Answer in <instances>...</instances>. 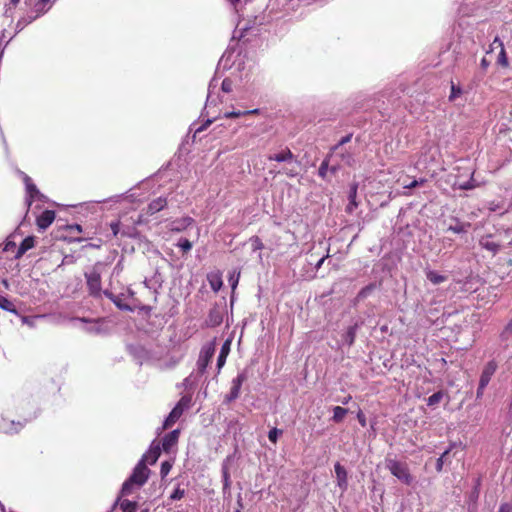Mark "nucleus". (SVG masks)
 Here are the masks:
<instances>
[{"mask_svg": "<svg viewBox=\"0 0 512 512\" xmlns=\"http://www.w3.org/2000/svg\"><path fill=\"white\" fill-rule=\"evenodd\" d=\"M293 157V153L289 149H286L274 155H270L269 160H274L277 162H287L292 160Z\"/></svg>", "mask_w": 512, "mask_h": 512, "instance_id": "28", "label": "nucleus"}, {"mask_svg": "<svg viewBox=\"0 0 512 512\" xmlns=\"http://www.w3.org/2000/svg\"><path fill=\"white\" fill-rule=\"evenodd\" d=\"M121 497H123L121 494L117 497L114 505H113V508L119 504L120 506V509L122 510V512H136L137 510V502L135 501H130V500H127V499H124V500H121Z\"/></svg>", "mask_w": 512, "mask_h": 512, "instance_id": "21", "label": "nucleus"}, {"mask_svg": "<svg viewBox=\"0 0 512 512\" xmlns=\"http://www.w3.org/2000/svg\"><path fill=\"white\" fill-rule=\"evenodd\" d=\"M39 17V14H27L26 16L21 17L16 23V33L22 31L28 24L32 23Z\"/></svg>", "mask_w": 512, "mask_h": 512, "instance_id": "26", "label": "nucleus"}, {"mask_svg": "<svg viewBox=\"0 0 512 512\" xmlns=\"http://www.w3.org/2000/svg\"><path fill=\"white\" fill-rule=\"evenodd\" d=\"M190 399L181 398L176 406L171 410L169 415L166 417L163 423V429L171 427L183 414L184 410L189 407Z\"/></svg>", "mask_w": 512, "mask_h": 512, "instance_id": "4", "label": "nucleus"}, {"mask_svg": "<svg viewBox=\"0 0 512 512\" xmlns=\"http://www.w3.org/2000/svg\"><path fill=\"white\" fill-rule=\"evenodd\" d=\"M222 91L229 93L232 91V81L230 79H224L221 84Z\"/></svg>", "mask_w": 512, "mask_h": 512, "instance_id": "48", "label": "nucleus"}, {"mask_svg": "<svg viewBox=\"0 0 512 512\" xmlns=\"http://www.w3.org/2000/svg\"><path fill=\"white\" fill-rule=\"evenodd\" d=\"M350 140H351V135H346V136H344V137H343V138L338 142V144H336V145L332 148V150H333V151L341 150V149H342V146H343L345 143L349 142Z\"/></svg>", "mask_w": 512, "mask_h": 512, "instance_id": "47", "label": "nucleus"}, {"mask_svg": "<svg viewBox=\"0 0 512 512\" xmlns=\"http://www.w3.org/2000/svg\"><path fill=\"white\" fill-rule=\"evenodd\" d=\"M498 512H512V505L510 503H503L500 505Z\"/></svg>", "mask_w": 512, "mask_h": 512, "instance_id": "52", "label": "nucleus"}, {"mask_svg": "<svg viewBox=\"0 0 512 512\" xmlns=\"http://www.w3.org/2000/svg\"><path fill=\"white\" fill-rule=\"evenodd\" d=\"M375 288V285L373 284H370V285H367L365 287H363L358 295H357V298L358 299H365L366 297H368L370 295V293L374 290Z\"/></svg>", "mask_w": 512, "mask_h": 512, "instance_id": "37", "label": "nucleus"}, {"mask_svg": "<svg viewBox=\"0 0 512 512\" xmlns=\"http://www.w3.org/2000/svg\"><path fill=\"white\" fill-rule=\"evenodd\" d=\"M282 434V430L278 428H272L268 433V438L272 443H276L278 437Z\"/></svg>", "mask_w": 512, "mask_h": 512, "instance_id": "41", "label": "nucleus"}, {"mask_svg": "<svg viewBox=\"0 0 512 512\" xmlns=\"http://www.w3.org/2000/svg\"><path fill=\"white\" fill-rule=\"evenodd\" d=\"M111 229L113 231V234L117 235L118 231H119V223L118 222L112 223L111 224Z\"/></svg>", "mask_w": 512, "mask_h": 512, "instance_id": "59", "label": "nucleus"}, {"mask_svg": "<svg viewBox=\"0 0 512 512\" xmlns=\"http://www.w3.org/2000/svg\"><path fill=\"white\" fill-rule=\"evenodd\" d=\"M479 246L489 252V254L493 257L495 256L501 247V241L496 240L495 236L492 234L484 235L479 239Z\"/></svg>", "mask_w": 512, "mask_h": 512, "instance_id": "6", "label": "nucleus"}, {"mask_svg": "<svg viewBox=\"0 0 512 512\" xmlns=\"http://www.w3.org/2000/svg\"><path fill=\"white\" fill-rule=\"evenodd\" d=\"M49 9H50V6L43 5L42 2H37L34 6V11L32 13L39 14V16H40L43 13H45L46 11H48Z\"/></svg>", "mask_w": 512, "mask_h": 512, "instance_id": "43", "label": "nucleus"}, {"mask_svg": "<svg viewBox=\"0 0 512 512\" xmlns=\"http://www.w3.org/2000/svg\"><path fill=\"white\" fill-rule=\"evenodd\" d=\"M185 496V490L181 489L179 486L175 488V490L170 495V499L173 501L180 500Z\"/></svg>", "mask_w": 512, "mask_h": 512, "instance_id": "42", "label": "nucleus"}, {"mask_svg": "<svg viewBox=\"0 0 512 512\" xmlns=\"http://www.w3.org/2000/svg\"><path fill=\"white\" fill-rule=\"evenodd\" d=\"M150 470L143 462H138L131 475L124 481L121 488V495L128 496L134 490L140 489L148 480Z\"/></svg>", "mask_w": 512, "mask_h": 512, "instance_id": "1", "label": "nucleus"}, {"mask_svg": "<svg viewBox=\"0 0 512 512\" xmlns=\"http://www.w3.org/2000/svg\"><path fill=\"white\" fill-rule=\"evenodd\" d=\"M166 205L167 199L165 197H159L149 203L147 212L151 215L155 214L161 211Z\"/></svg>", "mask_w": 512, "mask_h": 512, "instance_id": "23", "label": "nucleus"}, {"mask_svg": "<svg viewBox=\"0 0 512 512\" xmlns=\"http://www.w3.org/2000/svg\"><path fill=\"white\" fill-rule=\"evenodd\" d=\"M455 225H449L447 231L453 232L455 234H464L471 227V223L469 222H460L458 219H455Z\"/></svg>", "mask_w": 512, "mask_h": 512, "instance_id": "27", "label": "nucleus"}, {"mask_svg": "<svg viewBox=\"0 0 512 512\" xmlns=\"http://www.w3.org/2000/svg\"><path fill=\"white\" fill-rule=\"evenodd\" d=\"M497 370V363L494 360L489 361L483 368L482 373L480 375L479 382H481L482 386H487Z\"/></svg>", "mask_w": 512, "mask_h": 512, "instance_id": "9", "label": "nucleus"}, {"mask_svg": "<svg viewBox=\"0 0 512 512\" xmlns=\"http://www.w3.org/2000/svg\"><path fill=\"white\" fill-rule=\"evenodd\" d=\"M358 327H359L358 323H355L354 325L350 326V327L347 329L346 333H345V336H344V338H345V342H346L349 346H351V345L354 343V341H355L356 333H357Z\"/></svg>", "mask_w": 512, "mask_h": 512, "instance_id": "30", "label": "nucleus"}, {"mask_svg": "<svg viewBox=\"0 0 512 512\" xmlns=\"http://www.w3.org/2000/svg\"><path fill=\"white\" fill-rule=\"evenodd\" d=\"M443 397H444V392L443 391H437V392L433 393L431 396L428 397L427 405L428 406H435L438 403H440V401L443 399Z\"/></svg>", "mask_w": 512, "mask_h": 512, "instance_id": "32", "label": "nucleus"}, {"mask_svg": "<svg viewBox=\"0 0 512 512\" xmlns=\"http://www.w3.org/2000/svg\"><path fill=\"white\" fill-rule=\"evenodd\" d=\"M103 294L108 299H110L120 310L130 311V312L133 311V308L123 301L126 294L121 293L120 295H115L112 292H110L109 290H104Z\"/></svg>", "mask_w": 512, "mask_h": 512, "instance_id": "10", "label": "nucleus"}, {"mask_svg": "<svg viewBox=\"0 0 512 512\" xmlns=\"http://www.w3.org/2000/svg\"><path fill=\"white\" fill-rule=\"evenodd\" d=\"M326 257H327V256L322 257V258L317 262V264L315 265L316 269H319V268L322 266V264L324 263V261H325Z\"/></svg>", "mask_w": 512, "mask_h": 512, "instance_id": "64", "label": "nucleus"}, {"mask_svg": "<svg viewBox=\"0 0 512 512\" xmlns=\"http://www.w3.org/2000/svg\"><path fill=\"white\" fill-rule=\"evenodd\" d=\"M449 453H450V449H447L446 451H444V452L441 454V456H440L439 458H440V459H442V460H443V462H445L446 457L449 455Z\"/></svg>", "mask_w": 512, "mask_h": 512, "instance_id": "63", "label": "nucleus"}, {"mask_svg": "<svg viewBox=\"0 0 512 512\" xmlns=\"http://www.w3.org/2000/svg\"><path fill=\"white\" fill-rule=\"evenodd\" d=\"M512 335V320L505 326L504 330L500 334L502 341H508Z\"/></svg>", "mask_w": 512, "mask_h": 512, "instance_id": "38", "label": "nucleus"}, {"mask_svg": "<svg viewBox=\"0 0 512 512\" xmlns=\"http://www.w3.org/2000/svg\"><path fill=\"white\" fill-rule=\"evenodd\" d=\"M0 308L8 312L16 313L14 304L6 297H0Z\"/></svg>", "mask_w": 512, "mask_h": 512, "instance_id": "33", "label": "nucleus"}, {"mask_svg": "<svg viewBox=\"0 0 512 512\" xmlns=\"http://www.w3.org/2000/svg\"><path fill=\"white\" fill-rule=\"evenodd\" d=\"M247 380V375L245 371L240 372L236 378L232 380V386L230 391L234 392L237 395H240V390L242 384Z\"/></svg>", "mask_w": 512, "mask_h": 512, "instance_id": "25", "label": "nucleus"}, {"mask_svg": "<svg viewBox=\"0 0 512 512\" xmlns=\"http://www.w3.org/2000/svg\"><path fill=\"white\" fill-rule=\"evenodd\" d=\"M358 421L362 427L366 426V418L362 412H359L357 414Z\"/></svg>", "mask_w": 512, "mask_h": 512, "instance_id": "56", "label": "nucleus"}, {"mask_svg": "<svg viewBox=\"0 0 512 512\" xmlns=\"http://www.w3.org/2000/svg\"><path fill=\"white\" fill-rule=\"evenodd\" d=\"M23 427L21 422L9 421L5 418L0 420V432L6 434L18 433Z\"/></svg>", "mask_w": 512, "mask_h": 512, "instance_id": "14", "label": "nucleus"}, {"mask_svg": "<svg viewBox=\"0 0 512 512\" xmlns=\"http://www.w3.org/2000/svg\"><path fill=\"white\" fill-rule=\"evenodd\" d=\"M16 249V243L14 241H11L7 239V241L4 244L3 251L4 252H14Z\"/></svg>", "mask_w": 512, "mask_h": 512, "instance_id": "45", "label": "nucleus"}, {"mask_svg": "<svg viewBox=\"0 0 512 512\" xmlns=\"http://www.w3.org/2000/svg\"><path fill=\"white\" fill-rule=\"evenodd\" d=\"M217 87V81L216 79H212L210 84H209V87H208V95H207V101H206V104L209 105V104H215L216 103V99L213 98V95H212V91L213 89H215Z\"/></svg>", "mask_w": 512, "mask_h": 512, "instance_id": "34", "label": "nucleus"}, {"mask_svg": "<svg viewBox=\"0 0 512 512\" xmlns=\"http://www.w3.org/2000/svg\"><path fill=\"white\" fill-rule=\"evenodd\" d=\"M193 222H194L193 218L188 217V216L183 217L181 219H176V220L170 222L169 229L171 231L181 232V231L185 230L187 227H189L190 225H192Z\"/></svg>", "mask_w": 512, "mask_h": 512, "instance_id": "18", "label": "nucleus"}, {"mask_svg": "<svg viewBox=\"0 0 512 512\" xmlns=\"http://www.w3.org/2000/svg\"><path fill=\"white\" fill-rule=\"evenodd\" d=\"M257 112H258L257 109H255V110H246V111H240V110L235 111V110H233L231 112H226L224 114V116L226 118H232V117H240L242 115L254 114V113H257Z\"/></svg>", "mask_w": 512, "mask_h": 512, "instance_id": "35", "label": "nucleus"}, {"mask_svg": "<svg viewBox=\"0 0 512 512\" xmlns=\"http://www.w3.org/2000/svg\"><path fill=\"white\" fill-rule=\"evenodd\" d=\"M330 156H332L334 163L338 162L340 166L341 164L352 166L355 163L353 154L348 151H342V149L338 151L332 150Z\"/></svg>", "mask_w": 512, "mask_h": 512, "instance_id": "8", "label": "nucleus"}, {"mask_svg": "<svg viewBox=\"0 0 512 512\" xmlns=\"http://www.w3.org/2000/svg\"><path fill=\"white\" fill-rule=\"evenodd\" d=\"M357 194V184H353L349 191V200H355Z\"/></svg>", "mask_w": 512, "mask_h": 512, "instance_id": "53", "label": "nucleus"}, {"mask_svg": "<svg viewBox=\"0 0 512 512\" xmlns=\"http://www.w3.org/2000/svg\"><path fill=\"white\" fill-rule=\"evenodd\" d=\"M180 431L175 429L167 433L162 439V448L165 452H169L173 446L178 442Z\"/></svg>", "mask_w": 512, "mask_h": 512, "instance_id": "15", "label": "nucleus"}, {"mask_svg": "<svg viewBox=\"0 0 512 512\" xmlns=\"http://www.w3.org/2000/svg\"><path fill=\"white\" fill-rule=\"evenodd\" d=\"M480 64H481V67H482L483 69H486V68L489 66V64H490V63H489V61H488L486 58H482V60H481V63H480Z\"/></svg>", "mask_w": 512, "mask_h": 512, "instance_id": "62", "label": "nucleus"}, {"mask_svg": "<svg viewBox=\"0 0 512 512\" xmlns=\"http://www.w3.org/2000/svg\"><path fill=\"white\" fill-rule=\"evenodd\" d=\"M214 353H215V348L213 345H207L201 349L199 358L197 361V372L199 374H201V375L204 374Z\"/></svg>", "mask_w": 512, "mask_h": 512, "instance_id": "5", "label": "nucleus"}, {"mask_svg": "<svg viewBox=\"0 0 512 512\" xmlns=\"http://www.w3.org/2000/svg\"><path fill=\"white\" fill-rule=\"evenodd\" d=\"M476 187V184L474 183L473 178H471L469 181H466L459 185V188L462 190H471Z\"/></svg>", "mask_w": 512, "mask_h": 512, "instance_id": "49", "label": "nucleus"}, {"mask_svg": "<svg viewBox=\"0 0 512 512\" xmlns=\"http://www.w3.org/2000/svg\"><path fill=\"white\" fill-rule=\"evenodd\" d=\"M161 449L159 445L151 446L150 449L142 456L139 462H143L144 464L153 465L156 463L160 456Z\"/></svg>", "mask_w": 512, "mask_h": 512, "instance_id": "17", "label": "nucleus"}, {"mask_svg": "<svg viewBox=\"0 0 512 512\" xmlns=\"http://www.w3.org/2000/svg\"><path fill=\"white\" fill-rule=\"evenodd\" d=\"M424 183H426V180H425V179L413 180L411 183H409V184L405 185V186H404V188H406V189H412V188H415V187L421 186V185H423Z\"/></svg>", "mask_w": 512, "mask_h": 512, "instance_id": "50", "label": "nucleus"}, {"mask_svg": "<svg viewBox=\"0 0 512 512\" xmlns=\"http://www.w3.org/2000/svg\"><path fill=\"white\" fill-rule=\"evenodd\" d=\"M24 182H25L26 191H27V194L29 197L28 205L30 206L32 199L38 197L40 195V192L37 189V187L32 183L31 178L29 176H27L26 174H24Z\"/></svg>", "mask_w": 512, "mask_h": 512, "instance_id": "22", "label": "nucleus"}, {"mask_svg": "<svg viewBox=\"0 0 512 512\" xmlns=\"http://www.w3.org/2000/svg\"><path fill=\"white\" fill-rule=\"evenodd\" d=\"M487 386H482L481 382H479V385H478V388H477V392H476V398L477 399H480L483 394H484V390Z\"/></svg>", "mask_w": 512, "mask_h": 512, "instance_id": "55", "label": "nucleus"}, {"mask_svg": "<svg viewBox=\"0 0 512 512\" xmlns=\"http://www.w3.org/2000/svg\"><path fill=\"white\" fill-rule=\"evenodd\" d=\"M488 208L490 211H497L500 208V206L498 204H495L494 202H491Z\"/></svg>", "mask_w": 512, "mask_h": 512, "instance_id": "61", "label": "nucleus"}, {"mask_svg": "<svg viewBox=\"0 0 512 512\" xmlns=\"http://www.w3.org/2000/svg\"><path fill=\"white\" fill-rule=\"evenodd\" d=\"M251 242H252V246H253L254 250H258V249H262L263 248V243H262V241L258 237H253L251 239Z\"/></svg>", "mask_w": 512, "mask_h": 512, "instance_id": "51", "label": "nucleus"}, {"mask_svg": "<svg viewBox=\"0 0 512 512\" xmlns=\"http://www.w3.org/2000/svg\"><path fill=\"white\" fill-rule=\"evenodd\" d=\"M348 413V409L346 408H343L341 406H335L333 408V416H332V420L335 422V423H340L343 421L344 417L347 415Z\"/></svg>", "mask_w": 512, "mask_h": 512, "instance_id": "31", "label": "nucleus"}, {"mask_svg": "<svg viewBox=\"0 0 512 512\" xmlns=\"http://www.w3.org/2000/svg\"><path fill=\"white\" fill-rule=\"evenodd\" d=\"M162 283L163 277L158 271H155L151 278L144 280L145 286L154 292H157V290L162 286Z\"/></svg>", "mask_w": 512, "mask_h": 512, "instance_id": "20", "label": "nucleus"}, {"mask_svg": "<svg viewBox=\"0 0 512 512\" xmlns=\"http://www.w3.org/2000/svg\"><path fill=\"white\" fill-rule=\"evenodd\" d=\"M55 212L53 210H45L37 217V226L39 230H46L54 221Z\"/></svg>", "mask_w": 512, "mask_h": 512, "instance_id": "11", "label": "nucleus"}, {"mask_svg": "<svg viewBox=\"0 0 512 512\" xmlns=\"http://www.w3.org/2000/svg\"><path fill=\"white\" fill-rule=\"evenodd\" d=\"M339 169H340L339 163L338 162L334 163L332 156L329 155L327 158H325L322 161V163L319 167V170H318V175L321 178L325 179L328 170H330L331 173L335 174Z\"/></svg>", "mask_w": 512, "mask_h": 512, "instance_id": "7", "label": "nucleus"}, {"mask_svg": "<svg viewBox=\"0 0 512 512\" xmlns=\"http://www.w3.org/2000/svg\"><path fill=\"white\" fill-rule=\"evenodd\" d=\"M209 282H210V286L213 289V291L217 292L220 290V288L222 286V280L219 277L213 276V277L209 278Z\"/></svg>", "mask_w": 512, "mask_h": 512, "instance_id": "40", "label": "nucleus"}, {"mask_svg": "<svg viewBox=\"0 0 512 512\" xmlns=\"http://www.w3.org/2000/svg\"><path fill=\"white\" fill-rule=\"evenodd\" d=\"M222 478H223V490H227L230 487V475L226 466L222 469Z\"/></svg>", "mask_w": 512, "mask_h": 512, "instance_id": "39", "label": "nucleus"}, {"mask_svg": "<svg viewBox=\"0 0 512 512\" xmlns=\"http://www.w3.org/2000/svg\"><path fill=\"white\" fill-rule=\"evenodd\" d=\"M35 238L33 236L26 237L17 248L14 258L20 259L28 250L34 247Z\"/></svg>", "mask_w": 512, "mask_h": 512, "instance_id": "19", "label": "nucleus"}, {"mask_svg": "<svg viewBox=\"0 0 512 512\" xmlns=\"http://www.w3.org/2000/svg\"><path fill=\"white\" fill-rule=\"evenodd\" d=\"M75 320L87 324V326L85 327V330L88 333L101 334L104 332V330L102 329V321L101 320L91 321L86 318H76Z\"/></svg>", "mask_w": 512, "mask_h": 512, "instance_id": "16", "label": "nucleus"}, {"mask_svg": "<svg viewBox=\"0 0 512 512\" xmlns=\"http://www.w3.org/2000/svg\"><path fill=\"white\" fill-rule=\"evenodd\" d=\"M211 123H212V120L208 119V120L205 122V124H203V125H201L200 127H198V128L196 129V131H195V132H196V133H199V132L203 131V130H204L208 125H210Z\"/></svg>", "mask_w": 512, "mask_h": 512, "instance_id": "57", "label": "nucleus"}, {"mask_svg": "<svg viewBox=\"0 0 512 512\" xmlns=\"http://www.w3.org/2000/svg\"><path fill=\"white\" fill-rule=\"evenodd\" d=\"M462 93V90L460 87L458 86H455L454 84H452L451 86V93H450V96H449V100L453 101L456 97H458L460 94Z\"/></svg>", "mask_w": 512, "mask_h": 512, "instance_id": "46", "label": "nucleus"}, {"mask_svg": "<svg viewBox=\"0 0 512 512\" xmlns=\"http://www.w3.org/2000/svg\"><path fill=\"white\" fill-rule=\"evenodd\" d=\"M229 346H230V342L226 341L223 344L222 348H221V351H220V353L218 355V358H217V368H218V370H220L224 366V364L226 362V358H227V355H228L229 349H230Z\"/></svg>", "mask_w": 512, "mask_h": 512, "instance_id": "29", "label": "nucleus"}, {"mask_svg": "<svg viewBox=\"0 0 512 512\" xmlns=\"http://www.w3.org/2000/svg\"><path fill=\"white\" fill-rule=\"evenodd\" d=\"M171 468H172V465L168 461L162 462L161 469H160L161 476L165 477L166 475H168V473L170 472Z\"/></svg>", "mask_w": 512, "mask_h": 512, "instance_id": "44", "label": "nucleus"}, {"mask_svg": "<svg viewBox=\"0 0 512 512\" xmlns=\"http://www.w3.org/2000/svg\"><path fill=\"white\" fill-rule=\"evenodd\" d=\"M334 470L336 474L338 487L341 489L342 492L346 491L348 487L346 469L340 463H336L334 466Z\"/></svg>", "mask_w": 512, "mask_h": 512, "instance_id": "13", "label": "nucleus"}, {"mask_svg": "<svg viewBox=\"0 0 512 512\" xmlns=\"http://www.w3.org/2000/svg\"><path fill=\"white\" fill-rule=\"evenodd\" d=\"M177 246L183 251V253H187L192 249V243L186 238L179 239Z\"/></svg>", "mask_w": 512, "mask_h": 512, "instance_id": "36", "label": "nucleus"}, {"mask_svg": "<svg viewBox=\"0 0 512 512\" xmlns=\"http://www.w3.org/2000/svg\"><path fill=\"white\" fill-rule=\"evenodd\" d=\"M443 465H444V462L442 459L438 458L437 461H436V470L438 472H441L442 469H443Z\"/></svg>", "mask_w": 512, "mask_h": 512, "instance_id": "58", "label": "nucleus"}, {"mask_svg": "<svg viewBox=\"0 0 512 512\" xmlns=\"http://www.w3.org/2000/svg\"><path fill=\"white\" fill-rule=\"evenodd\" d=\"M495 48H500V52L498 54L497 63L502 67H508V57L504 48L503 42L500 40L499 37H495L491 44V50Z\"/></svg>", "mask_w": 512, "mask_h": 512, "instance_id": "12", "label": "nucleus"}, {"mask_svg": "<svg viewBox=\"0 0 512 512\" xmlns=\"http://www.w3.org/2000/svg\"><path fill=\"white\" fill-rule=\"evenodd\" d=\"M386 468L390 471V473L395 476L399 481L406 485H411L413 482V477L409 472V468L406 463L400 462L396 459L386 458L385 459Z\"/></svg>", "mask_w": 512, "mask_h": 512, "instance_id": "3", "label": "nucleus"}, {"mask_svg": "<svg viewBox=\"0 0 512 512\" xmlns=\"http://www.w3.org/2000/svg\"><path fill=\"white\" fill-rule=\"evenodd\" d=\"M103 267V264L98 262L84 274L89 293L94 297H99L102 293L101 274Z\"/></svg>", "mask_w": 512, "mask_h": 512, "instance_id": "2", "label": "nucleus"}, {"mask_svg": "<svg viewBox=\"0 0 512 512\" xmlns=\"http://www.w3.org/2000/svg\"><path fill=\"white\" fill-rule=\"evenodd\" d=\"M426 278L434 285H439L448 279L447 275L440 274L434 270L425 271Z\"/></svg>", "mask_w": 512, "mask_h": 512, "instance_id": "24", "label": "nucleus"}, {"mask_svg": "<svg viewBox=\"0 0 512 512\" xmlns=\"http://www.w3.org/2000/svg\"><path fill=\"white\" fill-rule=\"evenodd\" d=\"M239 397V395L235 394L234 392H229L226 397H225V401L230 403L234 400H236L237 398Z\"/></svg>", "mask_w": 512, "mask_h": 512, "instance_id": "54", "label": "nucleus"}, {"mask_svg": "<svg viewBox=\"0 0 512 512\" xmlns=\"http://www.w3.org/2000/svg\"><path fill=\"white\" fill-rule=\"evenodd\" d=\"M357 206V203L355 200H350L348 206H347V210L349 212H352V210Z\"/></svg>", "mask_w": 512, "mask_h": 512, "instance_id": "60", "label": "nucleus"}]
</instances>
